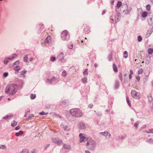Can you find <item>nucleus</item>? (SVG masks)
Returning <instances> with one entry per match:
<instances>
[{
	"mask_svg": "<svg viewBox=\"0 0 153 153\" xmlns=\"http://www.w3.org/2000/svg\"><path fill=\"white\" fill-rule=\"evenodd\" d=\"M80 137V142L81 143L88 140V139L84 136L82 133H80L79 135Z\"/></svg>",
	"mask_w": 153,
	"mask_h": 153,
	"instance_id": "423d86ee",
	"label": "nucleus"
},
{
	"mask_svg": "<svg viewBox=\"0 0 153 153\" xmlns=\"http://www.w3.org/2000/svg\"><path fill=\"white\" fill-rule=\"evenodd\" d=\"M67 74L66 72L64 70L62 71V76H63L65 77L67 75Z\"/></svg>",
	"mask_w": 153,
	"mask_h": 153,
	"instance_id": "b1692460",
	"label": "nucleus"
},
{
	"mask_svg": "<svg viewBox=\"0 0 153 153\" xmlns=\"http://www.w3.org/2000/svg\"><path fill=\"white\" fill-rule=\"evenodd\" d=\"M120 138L121 139H123L124 138V137L123 136H122V137H120Z\"/></svg>",
	"mask_w": 153,
	"mask_h": 153,
	"instance_id": "680f3d73",
	"label": "nucleus"
},
{
	"mask_svg": "<svg viewBox=\"0 0 153 153\" xmlns=\"http://www.w3.org/2000/svg\"><path fill=\"white\" fill-rule=\"evenodd\" d=\"M19 133V134H23V132L22 131H20Z\"/></svg>",
	"mask_w": 153,
	"mask_h": 153,
	"instance_id": "6e6d98bb",
	"label": "nucleus"
},
{
	"mask_svg": "<svg viewBox=\"0 0 153 153\" xmlns=\"http://www.w3.org/2000/svg\"><path fill=\"white\" fill-rule=\"evenodd\" d=\"M3 98L2 96H1L0 97V100H1Z\"/></svg>",
	"mask_w": 153,
	"mask_h": 153,
	"instance_id": "0e129e2a",
	"label": "nucleus"
},
{
	"mask_svg": "<svg viewBox=\"0 0 153 153\" xmlns=\"http://www.w3.org/2000/svg\"><path fill=\"white\" fill-rule=\"evenodd\" d=\"M122 4V2L120 1H118L117 2V7L119 8L120 7V6H121Z\"/></svg>",
	"mask_w": 153,
	"mask_h": 153,
	"instance_id": "412c9836",
	"label": "nucleus"
},
{
	"mask_svg": "<svg viewBox=\"0 0 153 153\" xmlns=\"http://www.w3.org/2000/svg\"><path fill=\"white\" fill-rule=\"evenodd\" d=\"M118 84H118V83H116V85H117V86H118Z\"/></svg>",
	"mask_w": 153,
	"mask_h": 153,
	"instance_id": "69168bd1",
	"label": "nucleus"
},
{
	"mask_svg": "<svg viewBox=\"0 0 153 153\" xmlns=\"http://www.w3.org/2000/svg\"><path fill=\"white\" fill-rule=\"evenodd\" d=\"M73 45H71V46H68V48H69V49H72V48H73Z\"/></svg>",
	"mask_w": 153,
	"mask_h": 153,
	"instance_id": "864d4df0",
	"label": "nucleus"
},
{
	"mask_svg": "<svg viewBox=\"0 0 153 153\" xmlns=\"http://www.w3.org/2000/svg\"><path fill=\"white\" fill-rule=\"evenodd\" d=\"M136 78L138 80V81H139L140 79V77L139 76H136Z\"/></svg>",
	"mask_w": 153,
	"mask_h": 153,
	"instance_id": "8fccbe9b",
	"label": "nucleus"
},
{
	"mask_svg": "<svg viewBox=\"0 0 153 153\" xmlns=\"http://www.w3.org/2000/svg\"><path fill=\"white\" fill-rule=\"evenodd\" d=\"M93 106V105L91 104H89L88 107L89 108H91Z\"/></svg>",
	"mask_w": 153,
	"mask_h": 153,
	"instance_id": "09e8293b",
	"label": "nucleus"
},
{
	"mask_svg": "<svg viewBox=\"0 0 153 153\" xmlns=\"http://www.w3.org/2000/svg\"><path fill=\"white\" fill-rule=\"evenodd\" d=\"M6 148V146L4 145H0V149H4Z\"/></svg>",
	"mask_w": 153,
	"mask_h": 153,
	"instance_id": "c756f323",
	"label": "nucleus"
},
{
	"mask_svg": "<svg viewBox=\"0 0 153 153\" xmlns=\"http://www.w3.org/2000/svg\"><path fill=\"white\" fill-rule=\"evenodd\" d=\"M7 100H10V98H8Z\"/></svg>",
	"mask_w": 153,
	"mask_h": 153,
	"instance_id": "774afa93",
	"label": "nucleus"
},
{
	"mask_svg": "<svg viewBox=\"0 0 153 153\" xmlns=\"http://www.w3.org/2000/svg\"><path fill=\"white\" fill-rule=\"evenodd\" d=\"M126 98L127 102L128 104L130 106L131 105V104L130 102L129 99L128 97L127 96L126 97Z\"/></svg>",
	"mask_w": 153,
	"mask_h": 153,
	"instance_id": "aec40b11",
	"label": "nucleus"
},
{
	"mask_svg": "<svg viewBox=\"0 0 153 153\" xmlns=\"http://www.w3.org/2000/svg\"><path fill=\"white\" fill-rule=\"evenodd\" d=\"M52 142L58 145H61L63 143L62 141L59 138L52 139Z\"/></svg>",
	"mask_w": 153,
	"mask_h": 153,
	"instance_id": "20e7f679",
	"label": "nucleus"
},
{
	"mask_svg": "<svg viewBox=\"0 0 153 153\" xmlns=\"http://www.w3.org/2000/svg\"><path fill=\"white\" fill-rule=\"evenodd\" d=\"M151 7L149 4H148L146 6L147 10H150Z\"/></svg>",
	"mask_w": 153,
	"mask_h": 153,
	"instance_id": "473e14b6",
	"label": "nucleus"
},
{
	"mask_svg": "<svg viewBox=\"0 0 153 153\" xmlns=\"http://www.w3.org/2000/svg\"><path fill=\"white\" fill-rule=\"evenodd\" d=\"M88 73V69H86L84 71L83 73V74L84 76L86 75H87Z\"/></svg>",
	"mask_w": 153,
	"mask_h": 153,
	"instance_id": "2f4dec72",
	"label": "nucleus"
},
{
	"mask_svg": "<svg viewBox=\"0 0 153 153\" xmlns=\"http://www.w3.org/2000/svg\"><path fill=\"white\" fill-rule=\"evenodd\" d=\"M39 114L40 115H44L45 114L44 113V112H43V111H42L41 112H40L39 113Z\"/></svg>",
	"mask_w": 153,
	"mask_h": 153,
	"instance_id": "4d7b16f0",
	"label": "nucleus"
},
{
	"mask_svg": "<svg viewBox=\"0 0 153 153\" xmlns=\"http://www.w3.org/2000/svg\"><path fill=\"white\" fill-rule=\"evenodd\" d=\"M8 61L7 60V59L5 60L4 61V62L5 64H6L7 63H8Z\"/></svg>",
	"mask_w": 153,
	"mask_h": 153,
	"instance_id": "603ef678",
	"label": "nucleus"
},
{
	"mask_svg": "<svg viewBox=\"0 0 153 153\" xmlns=\"http://www.w3.org/2000/svg\"><path fill=\"white\" fill-rule=\"evenodd\" d=\"M146 127V125L144 126L143 128H145Z\"/></svg>",
	"mask_w": 153,
	"mask_h": 153,
	"instance_id": "338daca9",
	"label": "nucleus"
},
{
	"mask_svg": "<svg viewBox=\"0 0 153 153\" xmlns=\"http://www.w3.org/2000/svg\"><path fill=\"white\" fill-rule=\"evenodd\" d=\"M64 55L62 53H59L58 56V58L60 60L63 59L64 58Z\"/></svg>",
	"mask_w": 153,
	"mask_h": 153,
	"instance_id": "6e6552de",
	"label": "nucleus"
},
{
	"mask_svg": "<svg viewBox=\"0 0 153 153\" xmlns=\"http://www.w3.org/2000/svg\"><path fill=\"white\" fill-rule=\"evenodd\" d=\"M68 32L67 30H64L62 32L61 34V37L62 40H65L66 36L68 34Z\"/></svg>",
	"mask_w": 153,
	"mask_h": 153,
	"instance_id": "39448f33",
	"label": "nucleus"
},
{
	"mask_svg": "<svg viewBox=\"0 0 153 153\" xmlns=\"http://www.w3.org/2000/svg\"><path fill=\"white\" fill-rule=\"evenodd\" d=\"M13 117V115L12 114L7 115L5 116L3 118L4 119H11Z\"/></svg>",
	"mask_w": 153,
	"mask_h": 153,
	"instance_id": "9b49d317",
	"label": "nucleus"
},
{
	"mask_svg": "<svg viewBox=\"0 0 153 153\" xmlns=\"http://www.w3.org/2000/svg\"><path fill=\"white\" fill-rule=\"evenodd\" d=\"M17 124V122L15 121H13L12 123L11 124V125L12 127H14L16 126Z\"/></svg>",
	"mask_w": 153,
	"mask_h": 153,
	"instance_id": "a211bd4d",
	"label": "nucleus"
},
{
	"mask_svg": "<svg viewBox=\"0 0 153 153\" xmlns=\"http://www.w3.org/2000/svg\"><path fill=\"white\" fill-rule=\"evenodd\" d=\"M112 59V53H111L109 55L108 57V59L109 61L111 60Z\"/></svg>",
	"mask_w": 153,
	"mask_h": 153,
	"instance_id": "7c9ffc66",
	"label": "nucleus"
},
{
	"mask_svg": "<svg viewBox=\"0 0 153 153\" xmlns=\"http://www.w3.org/2000/svg\"><path fill=\"white\" fill-rule=\"evenodd\" d=\"M147 133H153V129L149 130L148 131H146Z\"/></svg>",
	"mask_w": 153,
	"mask_h": 153,
	"instance_id": "4c0bfd02",
	"label": "nucleus"
},
{
	"mask_svg": "<svg viewBox=\"0 0 153 153\" xmlns=\"http://www.w3.org/2000/svg\"><path fill=\"white\" fill-rule=\"evenodd\" d=\"M36 150L35 149H33L30 152V153H36Z\"/></svg>",
	"mask_w": 153,
	"mask_h": 153,
	"instance_id": "a18cd8bd",
	"label": "nucleus"
},
{
	"mask_svg": "<svg viewBox=\"0 0 153 153\" xmlns=\"http://www.w3.org/2000/svg\"><path fill=\"white\" fill-rule=\"evenodd\" d=\"M80 127L82 129H84L85 128V125L83 123L80 124Z\"/></svg>",
	"mask_w": 153,
	"mask_h": 153,
	"instance_id": "6ab92c4d",
	"label": "nucleus"
},
{
	"mask_svg": "<svg viewBox=\"0 0 153 153\" xmlns=\"http://www.w3.org/2000/svg\"><path fill=\"white\" fill-rule=\"evenodd\" d=\"M85 153H90V152L88 151H85Z\"/></svg>",
	"mask_w": 153,
	"mask_h": 153,
	"instance_id": "052dcab7",
	"label": "nucleus"
},
{
	"mask_svg": "<svg viewBox=\"0 0 153 153\" xmlns=\"http://www.w3.org/2000/svg\"><path fill=\"white\" fill-rule=\"evenodd\" d=\"M95 142L94 140H90L89 141H88L87 143L86 146H88V145H91V146H93L94 145Z\"/></svg>",
	"mask_w": 153,
	"mask_h": 153,
	"instance_id": "9d476101",
	"label": "nucleus"
},
{
	"mask_svg": "<svg viewBox=\"0 0 153 153\" xmlns=\"http://www.w3.org/2000/svg\"><path fill=\"white\" fill-rule=\"evenodd\" d=\"M64 129L65 130L68 131L69 130V128L68 126H64Z\"/></svg>",
	"mask_w": 153,
	"mask_h": 153,
	"instance_id": "c9c22d12",
	"label": "nucleus"
},
{
	"mask_svg": "<svg viewBox=\"0 0 153 153\" xmlns=\"http://www.w3.org/2000/svg\"><path fill=\"white\" fill-rule=\"evenodd\" d=\"M29 151L27 149H23L21 153H28Z\"/></svg>",
	"mask_w": 153,
	"mask_h": 153,
	"instance_id": "a878e982",
	"label": "nucleus"
},
{
	"mask_svg": "<svg viewBox=\"0 0 153 153\" xmlns=\"http://www.w3.org/2000/svg\"><path fill=\"white\" fill-rule=\"evenodd\" d=\"M17 85L12 84L7 86L5 88V92L9 95H13L15 94L17 91Z\"/></svg>",
	"mask_w": 153,
	"mask_h": 153,
	"instance_id": "f257e3e1",
	"label": "nucleus"
},
{
	"mask_svg": "<svg viewBox=\"0 0 153 153\" xmlns=\"http://www.w3.org/2000/svg\"><path fill=\"white\" fill-rule=\"evenodd\" d=\"M148 52L149 54H152L153 52V49L152 48H149L148 50Z\"/></svg>",
	"mask_w": 153,
	"mask_h": 153,
	"instance_id": "393cba45",
	"label": "nucleus"
},
{
	"mask_svg": "<svg viewBox=\"0 0 153 153\" xmlns=\"http://www.w3.org/2000/svg\"><path fill=\"white\" fill-rule=\"evenodd\" d=\"M27 56H25L24 57V61L25 62H27Z\"/></svg>",
	"mask_w": 153,
	"mask_h": 153,
	"instance_id": "58836bf2",
	"label": "nucleus"
},
{
	"mask_svg": "<svg viewBox=\"0 0 153 153\" xmlns=\"http://www.w3.org/2000/svg\"><path fill=\"white\" fill-rule=\"evenodd\" d=\"M113 67L114 71L115 72H117L118 71V70L116 66L114 63L113 64Z\"/></svg>",
	"mask_w": 153,
	"mask_h": 153,
	"instance_id": "4468645a",
	"label": "nucleus"
},
{
	"mask_svg": "<svg viewBox=\"0 0 153 153\" xmlns=\"http://www.w3.org/2000/svg\"><path fill=\"white\" fill-rule=\"evenodd\" d=\"M56 59V58L54 57H51L50 58L51 61L52 62L54 61Z\"/></svg>",
	"mask_w": 153,
	"mask_h": 153,
	"instance_id": "72a5a7b5",
	"label": "nucleus"
},
{
	"mask_svg": "<svg viewBox=\"0 0 153 153\" xmlns=\"http://www.w3.org/2000/svg\"><path fill=\"white\" fill-rule=\"evenodd\" d=\"M8 75V74L7 72L4 73L3 74L4 76L5 77L7 76Z\"/></svg>",
	"mask_w": 153,
	"mask_h": 153,
	"instance_id": "c03bdc74",
	"label": "nucleus"
},
{
	"mask_svg": "<svg viewBox=\"0 0 153 153\" xmlns=\"http://www.w3.org/2000/svg\"><path fill=\"white\" fill-rule=\"evenodd\" d=\"M36 95L35 94H30V97L32 99H33L36 97Z\"/></svg>",
	"mask_w": 153,
	"mask_h": 153,
	"instance_id": "bb28decb",
	"label": "nucleus"
},
{
	"mask_svg": "<svg viewBox=\"0 0 153 153\" xmlns=\"http://www.w3.org/2000/svg\"><path fill=\"white\" fill-rule=\"evenodd\" d=\"M26 72V71H25V70H24L22 71L21 73V75H24Z\"/></svg>",
	"mask_w": 153,
	"mask_h": 153,
	"instance_id": "ea45409f",
	"label": "nucleus"
},
{
	"mask_svg": "<svg viewBox=\"0 0 153 153\" xmlns=\"http://www.w3.org/2000/svg\"><path fill=\"white\" fill-rule=\"evenodd\" d=\"M124 57L125 58H126L128 56V54L127 52L125 51L124 52Z\"/></svg>",
	"mask_w": 153,
	"mask_h": 153,
	"instance_id": "5701e85b",
	"label": "nucleus"
},
{
	"mask_svg": "<svg viewBox=\"0 0 153 153\" xmlns=\"http://www.w3.org/2000/svg\"><path fill=\"white\" fill-rule=\"evenodd\" d=\"M63 147L65 149H68L70 148L71 147L69 145H68L67 144H64L63 145Z\"/></svg>",
	"mask_w": 153,
	"mask_h": 153,
	"instance_id": "dca6fc26",
	"label": "nucleus"
},
{
	"mask_svg": "<svg viewBox=\"0 0 153 153\" xmlns=\"http://www.w3.org/2000/svg\"><path fill=\"white\" fill-rule=\"evenodd\" d=\"M34 115L33 114H30V115L28 117V119H30V118H31L33 117H34Z\"/></svg>",
	"mask_w": 153,
	"mask_h": 153,
	"instance_id": "37998d69",
	"label": "nucleus"
},
{
	"mask_svg": "<svg viewBox=\"0 0 153 153\" xmlns=\"http://www.w3.org/2000/svg\"><path fill=\"white\" fill-rule=\"evenodd\" d=\"M82 81L84 83H86L87 82V78L86 77H84L82 79Z\"/></svg>",
	"mask_w": 153,
	"mask_h": 153,
	"instance_id": "cd10ccee",
	"label": "nucleus"
},
{
	"mask_svg": "<svg viewBox=\"0 0 153 153\" xmlns=\"http://www.w3.org/2000/svg\"><path fill=\"white\" fill-rule=\"evenodd\" d=\"M133 71L131 70L130 71V72L129 75H132L133 74Z\"/></svg>",
	"mask_w": 153,
	"mask_h": 153,
	"instance_id": "5fc2aeb1",
	"label": "nucleus"
},
{
	"mask_svg": "<svg viewBox=\"0 0 153 153\" xmlns=\"http://www.w3.org/2000/svg\"><path fill=\"white\" fill-rule=\"evenodd\" d=\"M129 78L130 79H131V75H129Z\"/></svg>",
	"mask_w": 153,
	"mask_h": 153,
	"instance_id": "e2e57ef3",
	"label": "nucleus"
},
{
	"mask_svg": "<svg viewBox=\"0 0 153 153\" xmlns=\"http://www.w3.org/2000/svg\"><path fill=\"white\" fill-rule=\"evenodd\" d=\"M16 71H18L20 69V67L19 66H17L13 68Z\"/></svg>",
	"mask_w": 153,
	"mask_h": 153,
	"instance_id": "4be33fe9",
	"label": "nucleus"
},
{
	"mask_svg": "<svg viewBox=\"0 0 153 153\" xmlns=\"http://www.w3.org/2000/svg\"><path fill=\"white\" fill-rule=\"evenodd\" d=\"M119 77L120 78V79L122 80V75L121 74H120L119 75Z\"/></svg>",
	"mask_w": 153,
	"mask_h": 153,
	"instance_id": "3c124183",
	"label": "nucleus"
},
{
	"mask_svg": "<svg viewBox=\"0 0 153 153\" xmlns=\"http://www.w3.org/2000/svg\"><path fill=\"white\" fill-rule=\"evenodd\" d=\"M148 99L149 102H151L152 100V98L151 96H149Z\"/></svg>",
	"mask_w": 153,
	"mask_h": 153,
	"instance_id": "f704fd0d",
	"label": "nucleus"
},
{
	"mask_svg": "<svg viewBox=\"0 0 153 153\" xmlns=\"http://www.w3.org/2000/svg\"><path fill=\"white\" fill-rule=\"evenodd\" d=\"M100 134H103V135L105 137L108 136L109 138L111 136V134L107 131H104L103 132L100 133Z\"/></svg>",
	"mask_w": 153,
	"mask_h": 153,
	"instance_id": "0eeeda50",
	"label": "nucleus"
},
{
	"mask_svg": "<svg viewBox=\"0 0 153 153\" xmlns=\"http://www.w3.org/2000/svg\"><path fill=\"white\" fill-rule=\"evenodd\" d=\"M70 112L71 115L75 117H79L82 114V111L78 108H74L71 109Z\"/></svg>",
	"mask_w": 153,
	"mask_h": 153,
	"instance_id": "f03ea898",
	"label": "nucleus"
},
{
	"mask_svg": "<svg viewBox=\"0 0 153 153\" xmlns=\"http://www.w3.org/2000/svg\"><path fill=\"white\" fill-rule=\"evenodd\" d=\"M139 124V122H137L134 124V125L135 127H136V128H137Z\"/></svg>",
	"mask_w": 153,
	"mask_h": 153,
	"instance_id": "79ce46f5",
	"label": "nucleus"
},
{
	"mask_svg": "<svg viewBox=\"0 0 153 153\" xmlns=\"http://www.w3.org/2000/svg\"><path fill=\"white\" fill-rule=\"evenodd\" d=\"M147 15V13L146 12H143L142 14V16L143 18L146 17Z\"/></svg>",
	"mask_w": 153,
	"mask_h": 153,
	"instance_id": "2eb2a0df",
	"label": "nucleus"
},
{
	"mask_svg": "<svg viewBox=\"0 0 153 153\" xmlns=\"http://www.w3.org/2000/svg\"><path fill=\"white\" fill-rule=\"evenodd\" d=\"M19 135V132H17L15 134V135L17 137Z\"/></svg>",
	"mask_w": 153,
	"mask_h": 153,
	"instance_id": "13d9d810",
	"label": "nucleus"
},
{
	"mask_svg": "<svg viewBox=\"0 0 153 153\" xmlns=\"http://www.w3.org/2000/svg\"><path fill=\"white\" fill-rule=\"evenodd\" d=\"M20 128V126H17L15 128V130H18Z\"/></svg>",
	"mask_w": 153,
	"mask_h": 153,
	"instance_id": "49530a36",
	"label": "nucleus"
},
{
	"mask_svg": "<svg viewBox=\"0 0 153 153\" xmlns=\"http://www.w3.org/2000/svg\"><path fill=\"white\" fill-rule=\"evenodd\" d=\"M132 97L134 99L139 100L140 98V93L134 91L132 90L131 92Z\"/></svg>",
	"mask_w": 153,
	"mask_h": 153,
	"instance_id": "7ed1b4c3",
	"label": "nucleus"
},
{
	"mask_svg": "<svg viewBox=\"0 0 153 153\" xmlns=\"http://www.w3.org/2000/svg\"><path fill=\"white\" fill-rule=\"evenodd\" d=\"M17 56V55L16 54H14L13 55V56L11 58H8V59L9 60H12L13 59L15 58Z\"/></svg>",
	"mask_w": 153,
	"mask_h": 153,
	"instance_id": "c85d7f7f",
	"label": "nucleus"
},
{
	"mask_svg": "<svg viewBox=\"0 0 153 153\" xmlns=\"http://www.w3.org/2000/svg\"><path fill=\"white\" fill-rule=\"evenodd\" d=\"M143 70L142 68H140L139 69L138 71V74H142L143 73Z\"/></svg>",
	"mask_w": 153,
	"mask_h": 153,
	"instance_id": "f3484780",
	"label": "nucleus"
},
{
	"mask_svg": "<svg viewBox=\"0 0 153 153\" xmlns=\"http://www.w3.org/2000/svg\"><path fill=\"white\" fill-rule=\"evenodd\" d=\"M153 31V30H152V29H149L148 30L146 33V36L147 37L149 36V35L152 33Z\"/></svg>",
	"mask_w": 153,
	"mask_h": 153,
	"instance_id": "ddd939ff",
	"label": "nucleus"
},
{
	"mask_svg": "<svg viewBox=\"0 0 153 153\" xmlns=\"http://www.w3.org/2000/svg\"><path fill=\"white\" fill-rule=\"evenodd\" d=\"M142 38L140 36H138V42H140L141 41Z\"/></svg>",
	"mask_w": 153,
	"mask_h": 153,
	"instance_id": "e433bc0d",
	"label": "nucleus"
},
{
	"mask_svg": "<svg viewBox=\"0 0 153 153\" xmlns=\"http://www.w3.org/2000/svg\"><path fill=\"white\" fill-rule=\"evenodd\" d=\"M51 42V38L50 36H48L45 40V42L49 43Z\"/></svg>",
	"mask_w": 153,
	"mask_h": 153,
	"instance_id": "1a4fd4ad",
	"label": "nucleus"
},
{
	"mask_svg": "<svg viewBox=\"0 0 153 153\" xmlns=\"http://www.w3.org/2000/svg\"><path fill=\"white\" fill-rule=\"evenodd\" d=\"M148 142H149L150 143H153V140L152 139H150L148 140Z\"/></svg>",
	"mask_w": 153,
	"mask_h": 153,
	"instance_id": "a19ab883",
	"label": "nucleus"
},
{
	"mask_svg": "<svg viewBox=\"0 0 153 153\" xmlns=\"http://www.w3.org/2000/svg\"><path fill=\"white\" fill-rule=\"evenodd\" d=\"M19 61H17L14 63V64L15 65H18L19 64Z\"/></svg>",
	"mask_w": 153,
	"mask_h": 153,
	"instance_id": "de8ad7c7",
	"label": "nucleus"
},
{
	"mask_svg": "<svg viewBox=\"0 0 153 153\" xmlns=\"http://www.w3.org/2000/svg\"><path fill=\"white\" fill-rule=\"evenodd\" d=\"M148 23L150 25H152L153 23V16L150 17L148 19Z\"/></svg>",
	"mask_w": 153,
	"mask_h": 153,
	"instance_id": "f8f14e48",
	"label": "nucleus"
},
{
	"mask_svg": "<svg viewBox=\"0 0 153 153\" xmlns=\"http://www.w3.org/2000/svg\"><path fill=\"white\" fill-rule=\"evenodd\" d=\"M114 0H110L111 3L112 4L114 2Z\"/></svg>",
	"mask_w": 153,
	"mask_h": 153,
	"instance_id": "bf43d9fd",
	"label": "nucleus"
}]
</instances>
